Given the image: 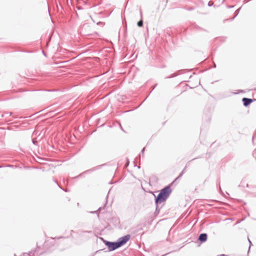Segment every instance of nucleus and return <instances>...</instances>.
I'll use <instances>...</instances> for the list:
<instances>
[{"label": "nucleus", "mask_w": 256, "mask_h": 256, "mask_svg": "<svg viewBox=\"0 0 256 256\" xmlns=\"http://www.w3.org/2000/svg\"><path fill=\"white\" fill-rule=\"evenodd\" d=\"M130 238V234H126L118 238L116 242L118 247L120 248L126 244L129 240Z\"/></svg>", "instance_id": "nucleus-3"}, {"label": "nucleus", "mask_w": 256, "mask_h": 256, "mask_svg": "<svg viewBox=\"0 0 256 256\" xmlns=\"http://www.w3.org/2000/svg\"><path fill=\"white\" fill-rule=\"evenodd\" d=\"M59 238H64V237L61 236V237H60Z\"/></svg>", "instance_id": "nucleus-32"}, {"label": "nucleus", "mask_w": 256, "mask_h": 256, "mask_svg": "<svg viewBox=\"0 0 256 256\" xmlns=\"http://www.w3.org/2000/svg\"><path fill=\"white\" fill-rule=\"evenodd\" d=\"M36 251V249L32 250L28 252H24L22 256H34Z\"/></svg>", "instance_id": "nucleus-6"}, {"label": "nucleus", "mask_w": 256, "mask_h": 256, "mask_svg": "<svg viewBox=\"0 0 256 256\" xmlns=\"http://www.w3.org/2000/svg\"><path fill=\"white\" fill-rule=\"evenodd\" d=\"M195 159H196V158H192V159L191 160V161H192V160H195Z\"/></svg>", "instance_id": "nucleus-31"}, {"label": "nucleus", "mask_w": 256, "mask_h": 256, "mask_svg": "<svg viewBox=\"0 0 256 256\" xmlns=\"http://www.w3.org/2000/svg\"><path fill=\"white\" fill-rule=\"evenodd\" d=\"M60 189H62V190H64V191H65V190H64V188H61V186H60Z\"/></svg>", "instance_id": "nucleus-26"}, {"label": "nucleus", "mask_w": 256, "mask_h": 256, "mask_svg": "<svg viewBox=\"0 0 256 256\" xmlns=\"http://www.w3.org/2000/svg\"><path fill=\"white\" fill-rule=\"evenodd\" d=\"M238 186H243L242 185H239Z\"/></svg>", "instance_id": "nucleus-30"}, {"label": "nucleus", "mask_w": 256, "mask_h": 256, "mask_svg": "<svg viewBox=\"0 0 256 256\" xmlns=\"http://www.w3.org/2000/svg\"><path fill=\"white\" fill-rule=\"evenodd\" d=\"M234 6H229L230 8H234Z\"/></svg>", "instance_id": "nucleus-28"}, {"label": "nucleus", "mask_w": 256, "mask_h": 256, "mask_svg": "<svg viewBox=\"0 0 256 256\" xmlns=\"http://www.w3.org/2000/svg\"><path fill=\"white\" fill-rule=\"evenodd\" d=\"M171 192L172 190L169 185L162 189L157 196L155 197L156 204L158 205L166 201Z\"/></svg>", "instance_id": "nucleus-1"}, {"label": "nucleus", "mask_w": 256, "mask_h": 256, "mask_svg": "<svg viewBox=\"0 0 256 256\" xmlns=\"http://www.w3.org/2000/svg\"><path fill=\"white\" fill-rule=\"evenodd\" d=\"M85 233H89V234H92V231H82L81 232H80L79 234L80 236H84V234Z\"/></svg>", "instance_id": "nucleus-8"}, {"label": "nucleus", "mask_w": 256, "mask_h": 256, "mask_svg": "<svg viewBox=\"0 0 256 256\" xmlns=\"http://www.w3.org/2000/svg\"><path fill=\"white\" fill-rule=\"evenodd\" d=\"M104 164H102V165H100V166H96L92 169H90V170H88L86 171L85 172H92V171H94V170H98L99 168L104 166Z\"/></svg>", "instance_id": "nucleus-7"}, {"label": "nucleus", "mask_w": 256, "mask_h": 256, "mask_svg": "<svg viewBox=\"0 0 256 256\" xmlns=\"http://www.w3.org/2000/svg\"><path fill=\"white\" fill-rule=\"evenodd\" d=\"M60 189H62V190H64V191H65V190H64V188H61V186H60Z\"/></svg>", "instance_id": "nucleus-24"}, {"label": "nucleus", "mask_w": 256, "mask_h": 256, "mask_svg": "<svg viewBox=\"0 0 256 256\" xmlns=\"http://www.w3.org/2000/svg\"><path fill=\"white\" fill-rule=\"evenodd\" d=\"M32 142H33L34 144H36V143H35L36 142L34 140H32Z\"/></svg>", "instance_id": "nucleus-23"}, {"label": "nucleus", "mask_w": 256, "mask_h": 256, "mask_svg": "<svg viewBox=\"0 0 256 256\" xmlns=\"http://www.w3.org/2000/svg\"><path fill=\"white\" fill-rule=\"evenodd\" d=\"M60 189H62V190H64V191H65V190H64V188H61V186H60Z\"/></svg>", "instance_id": "nucleus-25"}, {"label": "nucleus", "mask_w": 256, "mask_h": 256, "mask_svg": "<svg viewBox=\"0 0 256 256\" xmlns=\"http://www.w3.org/2000/svg\"><path fill=\"white\" fill-rule=\"evenodd\" d=\"M8 112H5L4 114L2 115V116L4 117V116H6V115H8Z\"/></svg>", "instance_id": "nucleus-16"}, {"label": "nucleus", "mask_w": 256, "mask_h": 256, "mask_svg": "<svg viewBox=\"0 0 256 256\" xmlns=\"http://www.w3.org/2000/svg\"><path fill=\"white\" fill-rule=\"evenodd\" d=\"M241 7H240L239 8H238L235 12V15L234 16L231 18L232 20H234L238 14L240 10Z\"/></svg>", "instance_id": "nucleus-10"}, {"label": "nucleus", "mask_w": 256, "mask_h": 256, "mask_svg": "<svg viewBox=\"0 0 256 256\" xmlns=\"http://www.w3.org/2000/svg\"><path fill=\"white\" fill-rule=\"evenodd\" d=\"M242 102L244 106H248L253 102V100L250 98H244L242 99Z\"/></svg>", "instance_id": "nucleus-4"}, {"label": "nucleus", "mask_w": 256, "mask_h": 256, "mask_svg": "<svg viewBox=\"0 0 256 256\" xmlns=\"http://www.w3.org/2000/svg\"><path fill=\"white\" fill-rule=\"evenodd\" d=\"M220 256H226L224 254H222L220 255Z\"/></svg>", "instance_id": "nucleus-22"}, {"label": "nucleus", "mask_w": 256, "mask_h": 256, "mask_svg": "<svg viewBox=\"0 0 256 256\" xmlns=\"http://www.w3.org/2000/svg\"><path fill=\"white\" fill-rule=\"evenodd\" d=\"M176 76V75L174 74H172L169 78H174Z\"/></svg>", "instance_id": "nucleus-17"}, {"label": "nucleus", "mask_w": 256, "mask_h": 256, "mask_svg": "<svg viewBox=\"0 0 256 256\" xmlns=\"http://www.w3.org/2000/svg\"><path fill=\"white\" fill-rule=\"evenodd\" d=\"M101 250H98L96 251L94 253L92 254L91 256H94L96 253H98Z\"/></svg>", "instance_id": "nucleus-14"}, {"label": "nucleus", "mask_w": 256, "mask_h": 256, "mask_svg": "<svg viewBox=\"0 0 256 256\" xmlns=\"http://www.w3.org/2000/svg\"><path fill=\"white\" fill-rule=\"evenodd\" d=\"M208 238V235L206 233H202L200 234L198 240L200 242H206Z\"/></svg>", "instance_id": "nucleus-5"}, {"label": "nucleus", "mask_w": 256, "mask_h": 256, "mask_svg": "<svg viewBox=\"0 0 256 256\" xmlns=\"http://www.w3.org/2000/svg\"><path fill=\"white\" fill-rule=\"evenodd\" d=\"M208 6H212V4H210V2H209L208 4Z\"/></svg>", "instance_id": "nucleus-19"}, {"label": "nucleus", "mask_w": 256, "mask_h": 256, "mask_svg": "<svg viewBox=\"0 0 256 256\" xmlns=\"http://www.w3.org/2000/svg\"><path fill=\"white\" fill-rule=\"evenodd\" d=\"M248 242H249V244H250V246H249V249H250V248L251 247V246L252 245V242L250 241V240L248 238Z\"/></svg>", "instance_id": "nucleus-13"}, {"label": "nucleus", "mask_w": 256, "mask_h": 256, "mask_svg": "<svg viewBox=\"0 0 256 256\" xmlns=\"http://www.w3.org/2000/svg\"><path fill=\"white\" fill-rule=\"evenodd\" d=\"M144 150H145V148H143V149L142 150V152H141L142 156H144Z\"/></svg>", "instance_id": "nucleus-15"}, {"label": "nucleus", "mask_w": 256, "mask_h": 256, "mask_svg": "<svg viewBox=\"0 0 256 256\" xmlns=\"http://www.w3.org/2000/svg\"><path fill=\"white\" fill-rule=\"evenodd\" d=\"M60 189H62V190H64V191H65V190H64V188H61V186H60Z\"/></svg>", "instance_id": "nucleus-27"}, {"label": "nucleus", "mask_w": 256, "mask_h": 256, "mask_svg": "<svg viewBox=\"0 0 256 256\" xmlns=\"http://www.w3.org/2000/svg\"><path fill=\"white\" fill-rule=\"evenodd\" d=\"M102 239L104 240V242L108 248L109 251H113L116 250V249L119 248L116 242H109L106 240H104L102 238Z\"/></svg>", "instance_id": "nucleus-2"}, {"label": "nucleus", "mask_w": 256, "mask_h": 256, "mask_svg": "<svg viewBox=\"0 0 256 256\" xmlns=\"http://www.w3.org/2000/svg\"><path fill=\"white\" fill-rule=\"evenodd\" d=\"M96 212V211H94V212H91V213H94V212Z\"/></svg>", "instance_id": "nucleus-29"}, {"label": "nucleus", "mask_w": 256, "mask_h": 256, "mask_svg": "<svg viewBox=\"0 0 256 256\" xmlns=\"http://www.w3.org/2000/svg\"><path fill=\"white\" fill-rule=\"evenodd\" d=\"M186 168V166H185L184 168L182 170V172H180V174L178 176L176 179V180L178 178H181L182 176L184 174L185 172Z\"/></svg>", "instance_id": "nucleus-11"}, {"label": "nucleus", "mask_w": 256, "mask_h": 256, "mask_svg": "<svg viewBox=\"0 0 256 256\" xmlns=\"http://www.w3.org/2000/svg\"><path fill=\"white\" fill-rule=\"evenodd\" d=\"M72 232H74V230H72L70 231V234H71V235L72 234Z\"/></svg>", "instance_id": "nucleus-20"}, {"label": "nucleus", "mask_w": 256, "mask_h": 256, "mask_svg": "<svg viewBox=\"0 0 256 256\" xmlns=\"http://www.w3.org/2000/svg\"><path fill=\"white\" fill-rule=\"evenodd\" d=\"M140 16H141V18H142V12L141 10H140Z\"/></svg>", "instance_id": "nucleus-18"}, {"label": "nucleus", "mask_w": 256, "mask_h": 256, "mask_svg": "<svg viewBox=\"0 0 256 256\" xmlns=\"http://www.w3.org/2000/svg\"><path fill=\"white\" fill-rule=\"evenodd\" d=\"M214 66L215 68L216 66V64L214 65Z\"/></svg>", "instance_id": "nucleus-33"}, {"label": "nucleus", "mask_w": 256, "mask_h": 256, "mask_svg": "<svg viewBox=\"0 0 256 256\" xmlns=\"http://www.w3.org/2000/svg\"><path fill=\"white\" fill-rule=\"evenodd\" d=\"M248 186H249L248 184H246V188H248Z\"/></svg>", "instance_id": "nucleus-21"}, {"label": "nucleus", "mask_w": 256, "mask_h": 256, "mask_svg": "<svg viewBox=\"0 0 256 256\" xmlns=\"http://www.w3.org/2000/svg\"><path fill=\"white\" fill-rule=\"evenodd\" d=\"M160 211V208H158V205H156V210H155L154 213V214L155 215H158L159 214Z\"/></svg>", "instance_id": "nucleus-9"}, {"label": "nucleus", "mask_w": 256, "mask_h": 256, "mask_svg": "<svg viewBox=\"0 0 256 256\" xmlns=\"http://www.w3.org/2000/svg\"><path fill=\"white\" fill-rule=\"evenodd\" d=\"M137 25L139 27L142 26H143V20H139L138 22V23H137Z\"/></svg>", "instance_id": "nucleus-12"}]
</instances>
